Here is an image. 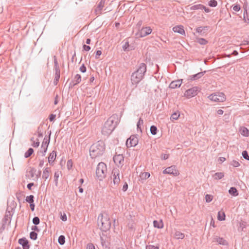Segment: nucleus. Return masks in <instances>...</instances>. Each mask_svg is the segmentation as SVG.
<instances>
[{"label":"nucleus","instance_id":"58836bf2","mask_svg":"<svg viewBox=\"0 0 249 249\" xmlns=\"http://www.w3.org/2000/svg\"><path fill=\"white\" fill-rule=\"evenodd\" d=\"M33 223L35 225H38L40 223V219L38 218V217L36 216V217H34L33 219Z\"/></svg>","mask_w":249,"mask_h":249},{"label":"nucleus","instance_id":"4468645a","mask_svg":"<svg viewBox=\"0 0 249 249\" xmlns=\"http://www.w3.org/2000/svg\"><path fill=\"white\" fill-rule=\"evenodd\" d=\"M105 0H101L99 3L97 8L95 10V13L97 15H100L102 14V10L104 7Z\"/></svg>","mask_w":249,"mask_h":249},{"label":"nucleus","instance_id":"c85d7f7f","mask_svg":"<svg viewBox=\"0 0 249 249\" xmlns=\"http://www.w3.org/2000/svg\"><path fill=\"white\" fill-rule=\"evenodd\" d=\"M217 219L220 221L224 220L225 219V214L223 212H219L217 215Z\"/></svg>","mask_w":249,"mask_h":249},{"label":"nucleus","instance_id":"603ef678","mask_svg":"<svg viewBox=\"0 0 249 249\" xmlns=\"http://www.w3.org/2000/svg\"><path fill=\"white\" fill-rule=\"evenodd\" d=\"M87 69L84 64H83L80 68V71L82 72H85L86 71Z\"/></svg>","mask_w":249,"mask_h":249},{"label":"nucleus","instance_id":"f03ea898","mask_svg":"<svg viewBox=\"0 0 249 249\" xmlns=\"http://www.w3.org/2000/svg\"><path fill=\"white\" fill-rule=\"evenodd\" d=\"M146 71V66L144 63L140 64L138 69L134 71L131 77V80L133 84H137L143 78Z\"/></svg>","mask_w":249,"mask_h":249},{"label":"nucleus","instance_id":"09e8293b","mask_svg":"<svg viewBox=\"0 0 249 249\" xmlns=\"http://www.w3.org/2000/svg\"><path fill=\"white\" fill-rule=\"evenodd\" d=\"M36 172V170L34 168H32L30 171H29V173L30 174L31 178H33L34 177Z\"/></svg>","mask_w":249,"mask_h":249},{"label":"nucleus","instance_id":"dca6fc26","mask_svg":"<svg viewBox=\"0 0 249 249\" xmlns=\"http://www.w3.org/2000/svg\"><path fill=\"white\" fill-rule=\"evenodd\" d=\"M53 61H54V70L55 71L54 75H60V70L59 68V63L57 61L56 57L55 56H53Z\"/></svg>","mask_w":249,"mask_h":249},{"label":"nucleus","instance_id":"4be33fe9","mask_svg":"<svg viewBox=\"0 0 249 249\" xmlns=\"http://www.w3.org/2000/svg\"><path fill=\"white\" fill-rule=\"evenodd\" d=\"M56 154L54 151H52L48 157V161L51 164L54 161L56 158Z\"/></svg>","mask_w":249,"mask_h":249},{"label":"nucleus","instance_id":"412c9836","mask_svg":"<svg viewBox=\"0 0 249 249\" xmlns=\"http://www.w3.org/2000/svg\"><path fill=\"white\" fill-rule=\"evenodd\" d=\"M50 172H51V169L50 168H48V167L45 168L43 171L42 178L43 179H44L45 180H46L47 179H48L50 176Z\"/></svg>","mask_w":249,"mask_h":249},{"label":"nucleus","instance_id":"bf43d9fd","mask_svg":"<svg viewBox=\"0 0 249 249\" xmlns=\"http://www.w3.org/2000/svg\"><path fill=\"white\" fill-rule=\"evenodd\" d=\"M127 188H128V185L126 182H125V183L123 185L122 190L123 191L125 192L127 190Z\"/></svg>","mask_w":249,"mask_h":249},{"label":"nucleus","instance_id":"cd10ccee","mask_svg":"<svg viewBox=\"0 0 249 249\" xmlns=\"http://www.w3.org/2000/svg\"><path fill=\"white\" fill-rule=\"evenodd\" d=\"M175 237L178 239H182L184 237V234L179 231H177L175 233Z\"/></svg>","mask_w":249,"mask_h":249},{"label":"nucleus","instance_id":"f3484780","mask_svg":"<svg viewBox=\"0 0 249 249\" xmlns=\"http://www.w3.org/2000/svg\"><path fill=\"white\" fill-rule=\"evenodd\" d=\"M182 81V79L173 81L170 83L169 88L171 89H176L177 88H179L181 85Z\"/></svg>","mask_w":249,"mask_h":249},{"label":"nucleus","instance_id":"9b49d317","mask_svg":"<svg viewBox=\"0 0 249 249\" xmlns=\"http://www.w3.org/2000/svg\"><path fill=\"white\" fill-rule=\"evenodd\" d=\"M138 143V138L135 135L131 136L126 142L127 147L135 146Z\"/></svg>","mask_w":249,"mask_h":249},{"label":"nucleus","instance_id":"5fc2aeb1","mask_svg":"<svg viewBox=\"0 0 249 249\" xmlns=\"http://www.w3.org/2000/svg\"><path fill=\"white\" fill-rule=\"evenodd\" d=\"M203 31V28H202V26L199 27L196 29V31L199 34H201Z\"/></svg>","mask_w":249,"mask_h":249},{"label":"nucleus","instance_id":"37998d69","mask_svg":"<svg viewBox=\"0 0 249 249\" xmlns=\"http://www.w3.org/2000/svg\"><path fill=\"white\" fill-rule=\"evenodd\" d=\"M213 198V197L212 195L207 194L205 196V200L207 202L209 203L212 201Z\"/></svg>","mask_w":249,"mask_h":249},{"label":"nucleus","instance_id":"a878e982","mask_svg":"<svg viewBox=\"0 0 249 249\" xmlns=\"http://www.w3.org/2000/svg\"><path fill=\"white\" fill-rule=\"evenodd\" d=\"M224 177V174L222 172H217L213 176L214 179H220Z\"/></svg>","mask_w":249,"mask_h":249},{"label":"nucleus","instance_id":"338daca9","mask_svg":"<svg viewBox=\"0 0 249 249\" xmlns=\"http://www.w3.org/2000/svg\"><path fill=\"white\" fill-rule=\"evenodd\" d=\"M44 162L43 160H40L39 161V166L40 167H42L44 165Z\"/></svg>","mask_w":249,"mask_h":249},{"label":"nucleus","instance_id":"4c0bfd02","mask_svg":"<svg viewBox=\"0 0 249 249\" xmlns=\"http://www.w3.org/2000/svg\"><path fill=\"white\" fill-rule=\"evenodd\" d=\"M197 42L201 45H205L207 43L208 41L204 38H198Z\"/></svg>","mask_w":249,"mask_h":249},{"label":"nucleus","instance_id":"c756f323","mask_svg":"<svg viewBox=\"0 0 249 249\" xmlns=\"http://www.w3.org/2000/svg\"><path fill=\"white\" fill-rule=\"evenodd\" d=\"M34 150L32 148H30L25 153L24 157L26 158L29 157L33 153Z\"/></svg>","mask_w":249,"mask_h":249},{"label":"nucleus","instance_id":"79ce46f5","mask_svg":"<svg viewBox=\"0 0 249 249\" xmlns=\"http://www.w3.org/2000/svg\"><path fill=\"white\" fill-rule=\"evenodd\" d=\"M179 116V114L178 113H174L171 115V119L172 120H176L178 118Z\"/></svg>","mask_w":249,"mask_h":249},{"label":"nucleus","instance_id":"0e129e2a","mask_svg":"<svg viewBox=\"0 0 249 249\" xmlns=\"http://www.w3.org/2000/svg\"><path fill=\"white\" fill-rule=\"evenodd\" d=\"M34 183H30L29 184H28L27 185V188L29 190H31L32 189V187L33 186H34Z\"/></svg>","mask_w":249,"mask_h":249},{"label":"nucleus","instance_id":"f257e3e1","mask_svg":"<svg viewBox=\"0 0 249 249\" xmlns=\"http://www.w3.org/2000/svg\"><path fill=\"white\" fill-rule=\"evenodd\" d=\"M105 150V144L103 141H99L93 144L89 149L90 156L93 158L102 155Z\"/></svg>","mask_w":249,"mask_h":249},{"label":"nucleus","instance_id":"20e7f679","mask_svg":"<svg viewBox=\"0 0 249 249\" xmlns=\"http://www.w3.org/2000/svg\"><path fill=\"white\" fill-rule=\"evenodd\" d=\"M98 225L101 230L107 231L111 226L110 218L107 214L100 213L98 217Z\"/></svg>","mask_w":249,"mask_h":249},{"label":"nucleus","instance_id":"b1692460","mask_svg":"<svg viewBox=\"0 0 249 249\" xmlns=\"http://www.w3.org/2000/svg\"><path fill=\"white\" fill-rule=\"evenodd\" d=\"M81 81V75L79 74H77L74 76L73 79L72 81V82L73 83V85H76L78 84H79Z\"/></svg>","mask_w":249,"mask_h":249},{"label":"nucleus","instance_id":"423d86ee","mask_svg":"<svg viewBox=\"0 0 249 249\" xmlns=\"http://www.w3.org/2000/svg\"><path fill=\"white\" fill-rule=\"evenodd\" d=\"M111 179L113 180V182H111V187L116 188L118 186L120 182V174L118 169L114 168L113 169Z\"/></svg>","mask_w":249,"mask_h":249},{"label":"nucleus","instance_id":"ddd939ff","mask_svg":"<svg viewBox=\"0 0 249 249\" xmlns=\"http://www.w3.org/2000/svg\"><path fill=\"white\" fill-rule=\"evenodd\" d=\"M124 157L122 154L116 155L113 157L115 163L118 166H122L124 164Z\"/></svg>","mask_w":249,"mask_h":249},{"label":"nucleus","instance_id":"864d4df0","mask_svg":"<svg viewBox=\"0 0 249 249\" xmlns=\"http://www.w3.org/2000/svg\"><path fill=\"white\" fill-rule=\"evenodd\" d=\"M232 8L234 11L238 12L240 10V6L238 5H236L233 6Z\"/></svg>","mask_w":249,"mask_h":249},{"label":"nucleus","instance_id":"9d476101","mask_svg":"<svg viewBox=\"0 0 249 249\" xmlns=\"http://www.w3.org/2000/svg\"><path fill=\"white\" fill-rule=\"evenodd\" d=\"M198 91L199 88L197 87H194L187 90L185 91L184 95L187 98H190L197 95Z\"/></svg>","mask_w":249,"mask_h":249},{"label":"nucleus","instance_id":"13d9d810","mask_svg":"<svg viewBox=\"0 0 249 249\" xmlns=\"http://www.w3.org/2000/svg\"><path fill=\"white\" fill-rule=\"evenodd\" d=\"M83 49L86 51H89L90 50V47L86 45H84Z\"/></svg>","mask_w":249,"mask_h":249},{"label":"nucleus","instance_id":"473e14b6","mask_svg":"<svg viewBox=\"0 0 249 249\" xmlns=\"http://www.w3.org/2000/svg\"><path fill=\"white\" fill-rule=\"evenodd\" d=\"M65 242V238L64 235H60L58 238V243L61 245H63Z\"/></svg>","mask_w":249,"mask_h":249},{"label":"nucleus","instance_id":"c03bdc74","mask_svg":"<svg viewBox=\"0 0 249 249\" xmlns=\"http://www.w3.org/2000/svg\"><path fill=\"white\" fill-rule=\"evenodd\" d=\"M150 174L148 172H144L142 173L141 178L143 179L148 178L150 177Z\"/></svg>","mask_w":249,"mask_h":249},{"label":"nucleus","instance_id":"bb28decb","mask_svg":"<svg viewBox=\"0 0 249 249\" xmlns=\"http://www.w3.org/2000/svg\"><path fill=\"white\" fill-rule=\"evenodd\" d=\"M229 193L234 196H237L238 195L237 190L235 187H231L229 190Z\"/></svg>","mask_w":249,"mask_h":249},{"label":"nucleus","instance_id":"a18cd8bd","mask_svg":"<svg viewBox=\"0 0 249 249\" xmlns=\"http://www.w3.org/2000/svg\"><path fill=\"white\" fill-rule=\"evenodd\" d=\"M60 78V75H54V79L53 80V83L55 85H56L59 81Z\"/></svg>","mask_w":249,"mask_h":249},{"label":"nucleus","instance_id":"052dcab7","mask_svg":"<svg viewBox=\"0 0 249 249\" xmlns=\"http://www.w3.org/2000/svg\"><path fill=\"white\" fill-rule=\"evenodd\" d=\"M30 206L31 210L32 211H34L35 210V205L34 202H32L31 203H30Z\"/></svg>","mask_w":249,"mask_h":249},{"label":"nucleus","instance_id":"2eb2a0df","mask_svg":"<svg viewBox=\"0 0 249 249\" xmlns=\"http://www.w3.org/2000/svg\"><path fill=\"white\" fill-rule=\"evenodd\" d=\"M18 243L22 246L23 249H29L30 248L28 241L25 238L19 239Z\"/></svg>","mask_w":249,"mask_h":249},{"label":"nucleus","instance_id":"49530a36","mask_svg":"<svg viewBox=\"0 0 249 249\" xmlns=\"http://www.w3.org/2000/svg\"><path fill=\"white\" fill-rule=\"evenodd\" d=\"M242 156L245 159L249 160V156L248 155V153L246 151H243Z\"/></svg>","mask_w":249,"mask_h":249},{"label":"nucleus","instance_id":"ea45409f","mask_svg":"<svg viewBox=\"0 0 249 249\" xmlns=\"http://www.w3.org/2000/svg\"><path fill=\"white\" fill-rule=\"evenodd\" d=\"M209 5L211 7H215L217 5V2L215 0H211L209 2Z\"/></svg>","mask_w":249,"mask_h":249},{"label":"nucleus","instance_id":"e433bc0d","mask_svg":"<svg viewBox=\"0 0 249 249\" xmlns=\"http://www.w3.org/2000/svg\"><path fill=\"white\" fill-rule=\"evenodd\" d=\"M157 131V128L155 125H152L150 127V132L152 135H156Z\"/></svg>","mask_w":249,"mask_h":249},{"label":"nucleus","instance_id":"680f3d73","mask_svg":"<svg viewBox=\"0 0 249 249\" xmlns=\"http://www.w3.org/2000/svg\"><path fill=\"white\" fill-rule=\"evenodd\" d=\"M143 120L141 119V118H140L138 123H137V125H142L143 124Z\"/></svg>","mask_w":249,"mask_h":249},{"label":"nucleus","instance_id":"6ab92c4d","mask_svg":"<svg viewBox=\"0 0 249 249\" xmlns=\"http://www.w3.org/2000/svg\"><path fill=\"white\" fill-rule=\"evenodd\" d=\"M173 31L174 32L178 33L182 35L185 34V31L183 27L181 25L175 26L173 28Z\"/></svg>","mask_w":249,"mask_h":249},{"label":"nucleus","instance_id":"0eeeda50","mask_svg":"<svg viewBox=\"0 0 249 249\" xmlns=\"http://www.w3.org/2000/svg\"><path fill=\"white\" fill-rule=\"evenodd\" d=\"M208 97L211 100L216 102H223L226 100L224 94L222 92L212 94Z\"/></svg>","mask_w":249,"mask_h":249},{"label":"nucleus","instance_id":"1a4fd4ad","mask_svg":"<svg viewBox=\"0 0 249 249\" xmlns=\"http://www.w3.org/2000/svg\"><path fill=\"white\" fill-rule=\"evenodd\" d=\"M50 136H49L48 137H45V138H44L43 141L41 145V150L40 151V152L42 153L43 156H45L46 152H47L48 146L50 143Z\"/></svg>","mask_w":249,"mask_h":249},{"label":"nucleus","instance_id":"4d7b16f0","mask_svg":"<svg viewBox=\"0 0 249 249\" xmlns=\"http://www.w3.org/2000/svg\"><path fill=\"white\" fill-rule=\"evenodd\" d=\"M102 54V52L100 50H98L96 52L95 58H98L99 56Z\"/></svg>","mask_w":249,"mask_h":249},{"label":"nucleus","instance_id":"7ed1b4c3","mask_svg":"<svg viewBox=\"0 0 249 249\" xmlns=\"http://www.w3.org/2000/svg\"><path fill=\"white\" fill-rule=\"evenodd\" d=\"M115 117L113 116L109 117L104 123L102 129V133L105 135H110L115 128L117 122H114Z\"/></svg>","mask_w":249,"mask_h":249},{"label":"nucleus","instance_id":"6e6d98bb","mask_svg":"<svg viewBox=\"0 0 249 249\" xmlns=\"http://www.w3.org/2000/svg\"><path fill=\"white\" fill-rule=\"evenodd\" d=\"M39 145V142H38V140L37 141V142H34L32 144V146L34 147H37Z\"/></svg>","mask_w":249,"mask_h":249},{"label":"nucleus","instance_id":"39448f33","mask_svg":"<svg viewBox=\"0 0 249 249\" xmlns=\"http://www.w3.org/2000/svg\"><path fill=\"white\" fill-rule=\"evenodd\" d=\"M107 168L106 164L104 162H100L96 168V174L99 180H101L104 178L107 174Z\"/></svg>","mask_w":249,"mask_h":249},{"label":"nucleus","instance_id":"6e6552de","mask_svg":"<svg viewBox=\"0 0 249 249\" xmlns=\"http://www.w3.org/2000/svg\"><path fill=\"white\" fill-rule=\"evenodd\" d=\"M163 174L172 175L174 176H178L179 175V172L177 169L176 166L172 165L164 170L163 171Z\"/></svg>","mask_w":249,"mask_h":249},{"label":"nucleus","instance_id":"72a5a7b5","mask_svg":"<svg viewBox=\"0 0 249 249\" xmlns=\"http://www.w3.org/2000/svg\"><path fill=\"white\" fill-rule=\"evenodd\" d=\"M34 196L30 195L29 196H27L25 200L27 202L31 203L32 202H34Z\"/></svg>","mask_w":249,"mask_h":249},{"label":"nucleus","instance_id":"774afa93","mask_svg":"<svg viewBox=\"0 0 249 249\" xmlns=\"http://www.w3.org/2000/svg\"><path fill=\"white\" fill-rule=\"evenodd\" d=\"M61 219L64 221H65L67 220V216L65 214H64L63 215H62Z\"/></svg>","mask_w":249,"mask_h":249},{"label":"nucleus","instance_id":"f704fd0d","mask_svg":"<svg viewBox=\"0 0 249 249\" xmlns=\"http://www.w3.org/2000/svg\"><path fill=\"white\" fill-rule=\"evenodd\" d=\"M123 49L124 51H128L130 50L129 49V45L128 41L125 42L123 46Z\"/></svg>","mask_w":249,"mask_h":249},{"label":"nucleus","instance_id":"5701e85b","mask_svg":"<svg viewBox=\"0 0 249 249\" xmlns=\"http://www.w3.org/2000/svg\"><path fill=\"white\" fill-rule=\"evenodd\" d=\"M154 227L158 229H162L163 228V223L162 220L160 221L154 220L153 221Z\"/></svg>","mask_w":249,"mask_h":249},{"label":"nucleus","instance_id":"8fccbe9b","mask_svg":"<svg viewBox=\"0 0 249 249\" xmlns=\"http://www.w3.org/2000/svg\"><path fill=\"white\" fill-rule=\"evenodd\" d=\"M87 249H95L94 245L92 243H89L87 246Z\"/></svg>","mask_w":249,"mask_h":249},{"label":"nucleus","instance_id":"69168bd1","mask_svg":"<svg viewBox=\"0 0 249 249\" xmlns=\"http://www.w3.org/2000/svg\"><path fill=\"white\" fill-rule=\"evenodd\" d=\"M226 160V159L224 157H220L218 159V161L220 162H223Z\"/></svg>","mask_w":249,"mask_h":249},{"label":"nucleus","instance_id":"7c9ffc66","mask_svg":"<svg viewBox=\"0 0 249 249\" xmlns=\"http://www.w3.org/2000/svg\"><path fill=\"white\" fill-rule=\"evenodd\" d=\"M203 8V5L201 4H196L193 5L190 7V9L192 10H197V9H202Z\"/></svg>","mask_w":249,"mask_h":249},{"label":"nucleus","instance_id":"a19ab883","mask_svg":"<svg viewBox=\"0 0 249 249\" xmlns=\"http://www.w3.org/2000/svg\"><path fill=\"white\" fill-rule=\"evenodd\" d=\"M231 164L235 167H237L240 165L239 162L235 160H233L232 161H231Z\"/></svg>","mask_w":249,"mask_h":249},{"label":"nucleus","instance_id":"3c124183","mask_svg":"<svg viewBox=\"0 0 249 249\" xmlns=\"http://www.w3.org/2000/svg\"><path fill=\"white\" fill-rule=\"evenodd\" d=\"M160 158L161 160H167L169 158V155L166 154H161Z\"/></svg>","mask_w":249,"mask_h":249},{"label":"nucleus","instance_id":"393cba45","mask_svg":"<svg viewBox=\"0 0 249 249\" xmlns=\"http://www.w3.org/2000/svg\"><path fill=\"white\" fill-rule=\"evenodd\" d=\"M240 131L241 135H242L243 136L246 137L249 136V131L246 127H241Z\"/></svg>","mask_w":249,"mask_h":249},{"label":"nucleus","instance_id":"aec40b11","mask_svg":"<svg viewBox=\"0 0 249 249\" xmlns=\"http://www.w3.org/2000/svg\"><path fill=\"white\" fill-rule=\"evenodd\" d=\"M214 241L215 242H217L219 244L222 245H227V242L226 240H225L224 238L218 237V236H215L214 238Z\"/></svg>","mask_w":249,"mask_h":249},{"label":"nucleus","instance_id":"2f4dec72","mask_svg":"<svg viewBox=\"0 0 249 249\" xmlns=\"http://www.w3.org/2000/svg\"><path fill=\"white\" fill-rule=\"evenodd\" d=\"M37 234L35 231H31L30 233V237L31 239L36 240L37 239Z\"/></svg>","mask_w":249,"mask_h":249},{"label":"nucleus","instance_id":"f8f14e48","mask_svg":"<svg viewBox=\"0 0 249 249\" xmlns=\"http://www.w3.org/2000/svg\"><path fill=\"white\" fill-rule=\"evenodd\" d=\"M152 29L150 27L142 28L138 33L139 37H144L151 33Z\"/></svg>","mask_w":249,"mask_h":249},{"label":"nucleus","instance_id":"a211bd4d","mask_svg":"<svg viewBox=\"0 0 249 249\" xmlns=\"http://www.w3.org/2000/svg\"><path fill=\"white\" fill-rule=\"evenodd\" d=\"M206 72V71H204L198 72L196 74L191 75L190 76L189 79L191 81L198 79L202 77Z\"/></svg>","mask_w":249,"mask_h":249},{"label":"nucleus","instance_id":"c9c22d12","mask_svg":"<svg viewBox=\"0 0 249 249\" xmlns=\"http://www.w3.org/2000/svg\"><path fill=\"white\" fill-rule=\"evenodd\" d=\"M59 174L58 172H55L54 175V181L56 186H57Z\"/></svg>","mask_w":249,"mask_h":249},{"label":"nucleus","instance_id":"e2e57ef3","mask_svg":"<svg viewBox=\"0 0 249 249\" xmlns=\"http://www.w3.org/2000/svg\"><path fill=\"white\" fill-rule=\"evenodd\" d=\"M55 117V115L53 114H51L49 117V120L50 121H53Z\"/></svg>","mask_w":249,"mask_h":249},{"label":"nucleus","instance_id":"de8ad7c7","mask_svg":"<svg viewBox=\"0 0 249 249\" xmlns=\"http://www.w3.org/2000/svg\"><path fill=\"white\" fill-rule=\"evenodd\" d=\"M146 249H159V248L157 246L149 245L146 246Z\"/></svg>","mask_w":249,"mask_h":249}]
</instances>
